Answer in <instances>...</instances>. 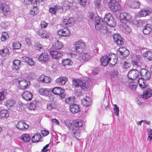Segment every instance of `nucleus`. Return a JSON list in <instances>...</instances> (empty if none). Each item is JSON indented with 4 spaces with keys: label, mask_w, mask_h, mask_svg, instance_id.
I'll return each instance as SVG.
<instances>
[{
    "label": "nucleus",
    "mask_w": 152,
    "mask_h": 152,
    "mask_svg": "<svg viewBox=\"0 0 152 152\" xmlns=\"http://www.w3.org/2000/svg\"><path fill=\"white\" fill-rule=\"evenodd\" d=\"M52 46L54 49L60 50L63 48V45L62 42L56 41L53 43Z\"/></svg>",
    "instance_id": "cd10ccee"
},
{
    "label": "nucleus",
    "mask_w": 152,
    "mask_h": 152,
    "mask_svg": "<svg viewBox=\"0 0 152 152\" xmlns=\"http://www.w3.org/2000/svg\"><path fill=\"white\" fill-rule=\"evenodd\" d=\"M48 23L44 21H42L40 23V26L42 28H45L47 26Z\"/></svg>",
    "instance_id": "bf43d9fd"
},
{
    "label": "nucleus",
    "mask_w": 152,
    "mask_h": 152,
    "mask_svg": "<svg viewBox=\"0 0 152 152\" xmlns=\"http://www.w3.org/2000/svg\"><path fill=\"white\" fill-rule=\"evenodd\" d=\"M47 108L48 110H51L53 109L54 107L51 103H49L47 104Z\"/></svg>",
    "instance_id": "0e129e2a"
},
{
    "label": "nucleus",
    "mask_w": 152,
    "mask_h": 152,
    "mask_svg": "<svg viewBox=\"0 0 152 152\" xmlns=\"http://www.w3.org/2000/svg\"><path fill=\"white\" fill-rule=\"evenodd\" d=\"M106 23L110 27H114L116 24V22L115 21L114 18Z\"/></svg>",
    "instance_id": "a18cd8bd"
},
{
    "label": "nucleus",
    "mask_w": 152,
    "mask_h": 152,
    "mask_svg": "<svg viewBox=\"0 0 152 152\" xmlns=\"http://www.w3.org/2000/svg\"><path fill=\"white\" fill-rule=\"evenodd\" d=\"M152 95V90L150 88L145 90L143 92L141 97L143 98L147 99Z\"/></svg>",
    "instance_id": "5701e85b"
},
{
    "label": "nucleus",
    "mask_w": 152,
    "mask_h": 152,
    "mask_svg": "<svg viewBox=\"0 0 152 152\" xmlns=\"http://www.w3.org/2000/svg\"><path fill=\"white\" fill-rule=\"evenodd\" d=\"M7 90L4 89L2 92H0V101L3 100L4 98V94H7Z\"/></svg>",
    "instance_id": "09e8293b"
},
{
    "label": "nucleus",
    "mask_w": 152,
    "mask_h": 152,
    "mask_svg": "<svg viewBox=\"0 0 152 152\" xmlns=\"http://www.w3.org/2000/svg\"><path fill=\"white\" fill-rule=\"evenodd\" d=\"M72 62L68 58L63 59L62 61L61 64L64 66H70L72 65Z\"/></svg>",
    "instance_id": "4c0bfd02"
},
{
    "label": "nucleus",
    "mask_w": 152,
    "mask_h": 152,
    "mask_svg": "<svg viewBox=\"0 0 152 152\" xmlns=\"http://www.w3.org/2000/svg\"><path fill=\"white\" fill-rule=\"evenodd\" d=\"M115 42L116 44L119 46L122 45L124 44V42L121 40V39L118 40Z\"/></svg>",
    "instance_id": "680f3d73"
},
{
    "label": "nucleus",
    "mask_w": 152,
    "mask_h": 152,
    "mask_svg": "<svg viewBox=\"0 0 152 152\" xmlns=\"http://www.w3.org/2000/svg\"><path fill=\"white\" fill-rule=\"evenodd\" d=\"M76 52L78 53H81L83 52L86 48L85 42L79 41L76 42L74 44Z\"/></svg>",
    "instance_id": "7ed1b4c3"
},
{
    "label": "nucleus",
    "mask_w": 152,
    "mask_h": 152,
    "mask_svg": "<svg viewBox=\"0 0 152 152\" xmlns=\"http://www.w3.org/2000/svg\"><path fill=\"white\" fill-rule=\"evenodd\" d=\"M80 5L84 7L86 5V0H78Z\"/></svg>",
    "instance_id": "052dcab7"
},
{
    "label": "nucleus",
    "mask_w": 152,
    "mask_h": 152,
    "mask_svg": "<svg viewBox=\"0 0 152 152\" xmlns=\"http://www.w3.org/2000/svg\"><path fill=\"white\" fill-rule=\"evenodd\" d=\"M15 102V101L12 99H8L6 103V105L8 108H10L14 106Z\"/></svg>",
    "instance_id": "58836bf2"
},
{
    "label": "nucleus",
    "mask_w": 152,
    "mask_h": 152,
    "mask_svg": "<svg viewBox=\"0 0 152 152\" xmlns=\"http://www.w3.org/2000/svg\"><path fill=\"white\" fill-rule=\"evenodd\" d=\"M9 50L7 48H5L0 50V54L2 56H4L9 54Z\"/></svg>",
    "instance_id": "a19ab883"
},
{
    "label": "nucleus",
    "mask_w": 152,
    "mask_h": 152,
    "mask_svg": "<svg viewBox=\"0 0 152 152\" xmlns=\"http://www.w3.org/2000/svg\"><path fill=\"white\" fill-rule=\"evenodd\" d=\"M20 66V61L19 60L15 59L13 61L12 68L15 70H18Z\"/></svg>",
    "instance_id": "7c9ffc66"
},
{
    "label": "nucleus",
    "mask_w": 152,
    "mask_h": 152,
    "mask_svg": "<svg viewBox=\"0 0 152 152\" xmlns=\"http://www.w3.org/2000/svg\"><path fill=\"white\" fill-rule=\"evenodd\" d=\"M33 1V0H24L23 2L24 4H32Z\"/></svg>",
    "instance_id": "338daca9"
},
{
    "label": "nucleus",
    "mask_w": 152,
    "mask_h": 152,
    "mask_svg": "<svg viewBox=\"0 0 152 152\" xmlns=\"http://www.w3.org/2000/svg\"><path fill=\"white\" fill-rule=\"evenodd\" d=\"M101 64L104 66H106L110 62V57L109 55H104L102 56L100 59Z\"/></svg>",
    "instance_id": "4be33fe9"
},
{
    "label": "nucleus",
    "mask_w": 152,
    "mask_h": 152,
    "mask_svg": "<svg viewBox=\"0 0 152 152\" xmlns=\"http://www.w3.org/2000/svg\"><path fill=\"white\" fill-rule=\"evenodd\" d=\"M69 108L70 111L73 114L78 113L80 110L79 105L76 104H71Z\"/></svg>",
    "instance_id": "f3484780"
},
{
    "label": "nucleus",
    "mask_w": 152,
    "mask_h": 152,
    "mask_svg": "<svg viewBox=\"0 0 152 152\" xmlns=\"http://www.w3.org/2000/svg\"><path fill=\"white\" fill-rule=\"evenodd\" d=\"M54 94L59 96L61 97L64 98L65 96L64 90L60 87H55L51 90Z\"/></svg>",
    "instance_id": "20e7f679"
},
{
    "label": "nucleus",
    "mask_w": 152,
    "mask_h": 152,
    "mask_svg": "<svg viewBox=\"0 0 152 152\" xmlns=\"http://www.w3.org/2000/svg\"><path fill=\"white\" fill-rule=\"evenodd\" d=\"M82 104L84 106L86 107L90 105L91 104V99L88 97H84L82 100Z\"/></svg>",
    "instance_id": "c85d7f7f"
},
{
    "label": "nucleus",
    "mask_w": 152,
    "mask_h": 152,
    "mask_svg": "<svg viewBox=\"0 0 152 152\" xmlns=\"http://www.w3.org/2000/svg\"><path fill=\"white\" fill-rule=\"evenodd\" d=\"M41 133L43 136H46L48 135L49 133V131H46L45 130H42L41 132Z\"/></svg>",
    "instance_id": "e2e57ef3"
},
{
    "label": "nucleus",
    "mask_w": 152,
    "mask_h": 152,
    "mask_svg": "<svg viewBox=\"0 0 152 152\" xmlns=\"http://www.w3.org/2000/svg\"><path fill=\"white\" fill-rule=\"evenodd\" d=\"M140 73L141 75L144 77L146 80H149L151 77L150 72L146 69H142L140 72Z\"/></svg>",
    "instance_id": "a211bd4d"
},
{
    "label": "nucleus",
    "mask_w": 152,
    "mask_h": 152,
    "mask_svg": "<svg viewBox=\"0 0 152 152\" xmlns=\"http://www.w3.org/2000/svg\"><path fill=\"white\" fill-rule=\"evenodd\" d=\"M139 73L138 71L136 69H132L128 73L127 76L129 79L134 80L138 77Z\"/></svg>",
    "instance_id": "0eeeda50"
},
{
    "label": "nucleus",
    "mask_w": 152,
    "mask_h": 152,
    "mask_svg": "<svg viewBox=\"0 0 152 152\" xmlns=\"http://www.w3.org/2000/svg\"><path fill=\"white\" fill-rule=\"evenodd\" d=\"M74 97H68L66 98L65 100V102L67 104H71L74 102Z\"/></svg>",
    "instance_id": "de8ad7c7"
},
{
    "label": "nucleus",
    "mask_w": 152,
    "mask_h": 152,
    "mask_svg": "<svg viewBox=\"0 0 152 152\" xmlns=\"http://www.w3.org/2000/svg\"><path fill=\"white\" fill-rule=\"evenodd\" d=\"M121 22L123 23H126L130 20L132 18V16L128 13L125 12L121 13L119 16Z\"/></svg>",
    "instance_id": "39448f33"
},
{
    "label": "nucleus",
    "mask_w": 152,
    "mask_h": 152,
    "mask_svg": "<svg viewBox=\"0 0 152 152\" xmlns=\"http://www.w3.org/2000/svg\"><path fill=\"white\" fill-rule=\"evenodd\" d=\"M145 56L149 61L152 60V52L148 51L145 53Z\"/></svg>",
    "instance_id": "49530a36"
},
{
    "label": "nucleus",
    "mask_w": 152,
    "mask_h": 152,
    "mask_svg": "<svg viewBox=\"0 0 152 152\" xmlns=\"http://www.w3.org/2000/svg\"><path fill=\"white\" fill-rule=\"evenodd\" d=\"M33 8L32 10L30 11V14L32 16L36 15L38 13L39 10L38 8V1H34L33 4Z\"/></svg>",
    "instance_id": "dca6fc26"
},
{
    "label": "nucleus",
    "mask_w": 152,
    "mask_h": 152,
    "mask_svg": "<svg viewBox=\"0 0 152 152\" xmlns=\"http://www.w3.org/2000/svg\"><path fill=\"white\" fill-rule=\"evenodd\" d=\"M51 80L50 77L44 75H40L37 78V80L39 83H49L51 81Z\"/></svg>",
    "instance_id": "f8f14e48"
},
{
    "label": "nucleus",
    "mask_w": 152,
    "mask_h": 152,
    "mask_svg": "<svg viewBox=\"0 0 152 152\" xmlns=\"http://www.w3.org/2000/svg\"><path fill=\"white\" fill-rule=\"evenodd\" d=\"M111 75L113 77H115L118 76V72L117 71H113L110 73Z\"/></svg>",
    "instance_id": "69168bd1"
},
{
    "label": "nucleus",
    "mask_w": 152,
    "mask_h": 152,
    "mask_svg": "<svg viewBox=\"0 0 152 152\" xmlns=\"http://www.w3.org/2000/svg\"><path fill=\"white\" fill-rule=\"evenodd\" d=\"M95 27L96 29L99 30L104 34L107 33V31L106 25L103 22V23H97L95 26Z\"/></svg>",
    "instance_id": "423d86ee"
},
{
    "label": "nucleus",
    "mask_w": 152,
    "mask_h": 152,
    "mask_svg": "<svg viewBox=\"0 0 152 152\" xmlns=\"http://www.w3.org/2000/svg\"><path fill=\"white\" fill-rule=\"evenodd\" d=\"M110 64L113 65H115L117 63L118 58L115 54H109Z\"/></svg>",
    "instance_id": "412c9836"
},
{
    "label": "nucleus",
    "mask_w": 152,
    "mask_h": 152,
    "mask_svg": "<svg viewBox=\"0 0 152 152\" xmlns=\"http://www.w3.org/2000/svg\"><path fill=\"white\" fill-rule=\"evenodd\" d=\"M113 18L112 15L110 13H108L106 14L104 17V20L106 22H107L111 19H112Z\"/></svg>",
    "instance_id": "c03bdc74"
},
{
    "label": "nucleus",
    "mask_w": 152,
    "mask_h": 152,
    "mask_svg": "<svg viewBox=\"0 0 152 152\" xmlns=\"http://www.w3.org/2000/svg\"><path fill=\"white\" fill-rule=\"evenodd\" d=\"M151 13V12L149 10L143 9L141 10L139 13V15L140 17H145Z\"/></svg>",
    "instance_id": "2f4dec72"
},
{
    "label": "nucleus",
    "mask_w": 152,
    "mask_h": 152,
    "mask_svg": "<svg viewBox=\"0 0 152 152\" xmlns=\"http://www.w3.org/2000/svg\"><path fill=\"white\" fill-rule=\"evenodd\" d=\"M23 97L27 101L31 100L32 98V94L28 91H26L22 94Z\"/></svg>",
    "instance_id": "b1692460"
},
{
    "label": "nucleus",
    "mask_w": 152,
    "mask_h": 152,
    "mask_svg": "<svg viewBox=\"0 0 152 152\" xmlns=\"http://www.w3.org/2000/svg\"><path fill=\"white\" fill-rule=\"evenodd\" d=\"M21 139L23 142H27L30 141L31 138L28 134H25L22 135L21 137Z\"/></svg>",
    "instance_id": "c9c22d12"
},
{
    "label": "nucleus",
    "mask_w": 152,
    "mask_h": 152,
    "mask_svg": "<svg viewBox=\"0 0 152 152\" xmlns=\"http://www.w3.org/2000/svg\"><path fill=\"white\" fill-rule=\"evenodd\" d=\"M28 85L27 81L25 80L20 81L19 82V86L20 88L22 90H25Z\"/></svg>",
    "instance_id": "c756f323"
},
{
    "label": "nucleus",
    "mask_w": 152,
    "mask_h": 152,
    "mask_svg": "<svg viewBox=\"0 0 152 152\" xmlns=\"http://www.w3.org/2000/svg\"><path fill=\"white\" fill-rule=\"evenodd\" d=\"M81 57L82 59L85 61H88L90 58L89 54L88 53H84Z\"/></svg>",
    "instance_id": "3c124183"
},
{
    "label": "nucleus",
    "mask_w": 152,
    "mask_h": 152,
    "mask_svg": "<svg viewBox=\"0 0 152 152\" xmlns=\"http://www.w3.org/2000/svg\"><path fill=\"white\" fill-rule=\"evenodd\" d=\"M48 144L46 145L45 146H44L43 147V148L42 150V152H47V151L48 150V149H47V148L48 147Z\"/></svg>",
    "instance_id": "774afa93"
},
{
    "label": "nucleus",
    "mask_w": 152,
    "mask_h": 152,
    "mask_svg": "<svg viewBox=\"0 0 152 152\" xmlns=\"http://www.w3.org/2000/svg\"><path fill=\"white\" fill-rule=\"evenodd\" d=\"M131 65L130 63L127 61H124L123 64V67L125 69H127L130 67Z\"/></svg>",
    "instance_id": "13d9d810"
},
{
    "label": "nucleus",
    "mask_w": 152,
    "mask_h": 152,
    "mask_svg": "<svg viewBox=\"0 0 152 152\" xmlns=\"http://www.w3.org/2000/svg\"><path fill=\"white\" fill-rule=\"evenodd\" d=\"M141 57L140 55H134L132 57V63L133 66L135 67L139 66L138 64L140 63Z\"/></svg>",
    "instance_id": "9b49d317"
},
{
    "label": "nucleus",
    "mask_w": 152,
    "mask_h": 152,
    "mask_svg": "<svg viewBox=\"0 0 152 152\" xmlns=\"http://www.w3.org/2000/svg\"><path fill=\"white\" fill-rule=\"evenodd\" d=\"M72 124L75 126V128L72 125V124L69 122H67L66 124L69 130L72 131L73 134L75 135L79 130L78 128L83 125V122L81 120L77 119L73 120Z\"/></svg>",
    "instance_id": "f257e3e1"
},
{
    "label": "nucleus",
    "mask_w": 152,
    "mask_h": 152,
    "mask_svg": "<svg viewBox=\"0 0 152 152\" xmlns=\"http://www.w3.org/2000/svg\"><path fill=\"white\" fill-rule=\"evenodd\" d=\"M39 59L42 63H46L49 59V55L46 53H42L39 56Z\"/></svg>",
    "instance_id": "4468645a"
},
{
    "label": "nucleus",
    "mask_w": 152,
    "mask_h": 152,
    "mask_svg": "<svg viewBox=\"0 0 152 152\" xmlns=\"http://www.w3.org/2000/svg\"><path fill=\"white\" fill-rule=\"evenodd\" d=\"M114 111L115 114L116 116H118L119 113V109L117 105L116 104H114Z\"/></svg>",
    "instance_id": "864d4df0"
},
{
    "label": "nucleus",
    "mask_w": 152,
    "mask_h": 152,
    "mask_svg": "<svg viewBox=\"0 0 152 152\" xmlns=\"http://www.w3.org/2000/svg\"><path fill=\"white\" fill-rule=\"evenodd\" d=\"M72 3L68 1H65L63 4V7L64 9H67L69 8Z\"/></svg>",
    "instance_id": "79ce46f5"
},
{
    "label": "nucleus",
    "mask_w": 152,
    "mask_h": 152,
    "mask_svg": "<svg viewBox=\"0 0 152 152\" xmlns=\"http://www.w3.org/2000/svg\"><path fill=\"white\" fill-rule=\"evenodd\" d=\"M36 106L35 104L32 103H31L29 104L28 107V109L30 110H34L36 108Z\"/></svg>",
    "instance_id": "6e6d98bb"
},
{
    "label": "nucleus",
    "mask_w": 152,
    "mask_h": 152,
    "mask_svg": "<svg viewBox=\"0 0 152 152\" xmlns=\"http://www.w3.org/2000/svg\"><path fill=\"white\" fill-rule=\"evenodd\" d=\"M58 34L60 37H68L71 34L70 30L66 27L63 29L59 30L57 32Z\"/></svg>",
    "instance_id": "6e6552de"
},
{
    "label": "nucleus",
    "mask_w": 152,
    "mask_h": 152,
    "mask_svg": "<svg viewBox=\"0 0 152 152\" xmlns=\"http://www.w3.org/2000/svg\"><path fill=\"white\" fill-rule=\"evenodd\" d=\"M9 37V36L8 33L5 31L1 33V39L2 42H5Z\"/></svg>",
    "instance_id": "72a5a7b5"
},
{
    "label": "nucleus",
    "mask_w": 152,
    "mask_h": 152,
    "mask_svg": "<svg viewBox=\"0 0 152 152\" xmlns=\"http://www.w3.org/2000/svg\"><path fill=\"white\" fill-rule=\"evenodd\" d=\"M35 48L37 50H40L42 49L43 47L41 44L39 43H37L34 46Z\"/></svg>",
    "instance_id": "4d7b16f0"
},
{
    "label": "nucleus",
    "mask_w": 152,
    "mask_h": 152,
    "mask_svg": "<svg viewBox=\"0 0 152 152\" xmlns=\"http://www.w3.org/2000/svg\"><path fill=\"white\" fill-rule=\"evenodd\" d=\"M37 34L42 39H48L49 37V33L47 31L40 29L37 32Z\"/></svg>",
    "instance_id": "1a4fd4ad"
},
{
    "label": "nucleus",
    "mask_w": 152,
    "mask_h": 152,
    "mask_svg": "<svg viewBox=\"0 0 152 152\" xmlns=\"http://www.w3.org/2000/svg\"><path fill=\"white\" fill-rule=\"evenodd\" d=\"M21 43L18 41H15L12 44V47L13 49H18L20 48L21 47Z\"/></svg>",
    "instance_id": "ea45409f"
},
{
    "label": "nucleus",
    "mask_w": 152,
    "mask_h": 152,
    "mask_svg": "<svg viewBox=\"0 0 152 152\" xmlns=\"http://www.w3.org/2000/svg\"><path fill=\"white\" fill-rule=\"evenodd\" d=\"M51 91V90L48 88H41L39 92L40 94L43 95H48Z\"/></svg>",
    "instance_id": "473e14b6"
},
{
    "label": "nucleus",
    "mask_w": 152,
    "mask_h": 152,
    "mask_svg": "<svg viewBox=\"0 0 152 152\" xmlns=\"http://www.w3.org/2000/svg\"><path fill=\"white\" fill-rule=\"evenodd\" d=\"M152 32V26L150 24H147L143 29V33L145 35L150 34Z\"/></svg>",
    "instance_id": "aec40b11"
},
{
    "label": "nucleus",
    "mask_w": 152,
    "mask_h": 152,
    "mask_svg": "<svg viewBox=\"0 0 152 152\" xmlns=\"http://www.w3.org/2000/svg\"><path fill=\"white\" fill-rule=\"evenodd\" d=\"M140 3L139 1H133L130 3V6L131 8H138L140 7Z\"/></svg>",
    "instance_id": "f704fd0d"
},
{
    "label": "nucleus",
    "mask_w": 152,
    "mask_h": 152,
    "mask_svg": "<svg viewBox=\"0 0 152 152\" xmlns=\"http://www.w3.org/2000/svg\"><path fill=\"white\" fill-rule=\"evenodd\" d=\"M0 116L2 118H7L9 116L8 111L5 110H1L0 112Z\"/></svg>",
    "instance_id": "e433bc0d"
},
{
    "label": "nucleus",
    "mask_w": 152,
    "mask_h": 152,
    "mask_svg": "<svg viewBox=\"0 0 152 152\" xmlns=\"http://www.w3.org/2000/svg\"><path fill=\"white\" fill-rule=\"evenodd\" d=\"M113 39L115 42L118 40L121 39V36L118 34H114L113 35Z\"/></svg>",
    "instance_id": "5fc2aeb1"
},
{
    "label": "nucleus",
    "mask_w": 152,
    "mask_h": 152,
    "mask_svg": "<svg viewBox=\"0 0 152 152\" xmlns=\"http://www.w3.org/2000/svg\"><path fill=\"white\" fill-rule=\"evenodd\" d=\"M109 5L110 10L114 12L120 11L121 9V5L117 0H110Z\"/></svg>",
    "instance_id": "f03ea898"
},
{
    "label": "nucleus",
    "mask_w": 152,
    "mask_h": 152,
    "mask_svg": "<svg viewBox=\"0 0 152 152\" xmlns=\"http://www.w3.org/2000/svg\"><path fill=\"white\" fill-rule=\"evenodd\" d=\"M42 137L39 133H37L33 136L31 140L33 142H37L41 141Z\"/></svg>",
    "instance_id": "a878e982"
},
{
    "label": "nucleus",
    "mask_w": 152,
    "mask_h": 152,
    "mask_svg": "<svg viewBox=\"0 0 152 152\" xmlns=\"http://www.w3.org/2000/svg\"><path fill=\"white\" fill-rule=\"evenodd\" d=\"M58 8V6L55 7H50L49 8V11L52 14H55Z\"/></svg>",
    "instance_id": "603ef678"
},
{
    "label": "nucleus",
    "mask_w": 152,
    "mask_h": 152,
    "mask_svg": "<svg viewBox=\"0 0 152 152\" xmlns=\"http://www.w3.org/2000/svg\"><path fill=\"white\" fill-rule=\"evenodd\" d=\"M0 10L2 11L4 15L5 16H7L10 12L8 5L5 3L1 4L0 7Z\"/></svg>",
    "instance_id": "2eb2a0df"
},
{
    "label": "nucleus",
    "mask_w": 152,
    "mask_h": 152,
    "mask_svg": "<svg viewBox=\"0 0 152 152\" xmlns=\"http://www.w3.org/2000/svg\"><path fill=\"white\" fill-rule=\"evenodd\" d=\"M25 61L30 66H32L34 65V61H33L32 59L28 57H26Z\"/></svg>",
    "instance_id": "8fccbe9b"
},
{
    "label": "nucleus",
    "mask_w": 152,
    "mask_h": 152,
    "mask_svg": "<svg viewBox=\"0 0 152 152\" xmlns=\"http://www.w3.org/2000/svg\"><path fill=\"white\" fill-rule=\"evenodd\" d=\"M67 81V78L64 77H60L56 80V83L62 85H65Z\"/></svg>",
    "instance_id": "bb28decb"
},
{
    "label": "nucleus",
    "mask_w": 152,
    "mask_h": 152,
    "mask_svg": "<svg viewBox=\"0 0 152 152\" xmlns=\"http://www.w3.org/2000/svg\"><path fill=\"white\" fill-rule=\"evenodd\" d=\"M138 83L140 87L142 89H144L148 86V83L142 77H140L138 79Z\"/></svg>",
    "instance_id": "6ab92c4d"
},
{
    "label": "nucleus",
    "mask_w": 152,
    "mask_h": 152,
    "mask_svg": "<svg viewBox=\"0 0 152 152\" xmlns=\"http://www.w3.org/2000/svg\"><path fill=\"white\" fill-rule=\"evenodd\" d=\"M82 81L78 79H73L72 80L73 84L76 87H78L81 84Z\"/></svg>",
    "instance_id": "37998d69"
},
{
    "label": "nucleus",
    "mask_w": 152,
    "mask_h": 152,
    "mask_svg": "<svg viewBox=\"0 0 152 152\" xmlns=\"http://www.w3.org/2000/svg\"><path fill=\"white\" fill-rule=\"evenodd\" d=\"M16 128L19 130L25 131L28 129L29 126L25 122L20 121H19L16 126Z\"/></svg>",
    "instance_id": "9d476101"
},
{
    "label": "nucleus",
    "mask_w": 152,
    "mask_h": 152,
    "mask_svg": "<svg viewBox=\"0 0 152 152\" xmlns=\"http://www.w3.org/2000/svg\"><path fill=\"white\" fill-rule=\"evenodd\" d=\"M50 54L52 58L54 59H59L62 56V53L55 50L50 51Z\"/></svg>",
    "instance_id": "ddd939ff"
},
{
    "label": "nucleus",
    "mask_w": 152,
    "mask_h": 152,
    "mask_svg": "<svg viewBox=\"0 0 152 152\" xmlns=\"http://www.w3.org/2000/svg\"><path fill=\"white\" fill-rule=\"evenodd\" d=\"M118 51L123 57H126L129 53V51L124 47H121L118 49Z\"/></svg>",
    "instance_id": "393cba45"
}]
</instances>
